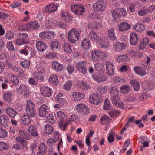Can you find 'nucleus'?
Wrapping results in <instances>:
<instances>
[{"label": "nucleus", "mask_w": 155, "mask_h": 155, "mask_svg": "<svg viewBox=\"0 0 155 155\" xmlns=\"http://www.w3.org/2000/svg\"><path fill=\"white\" fill-rule=\"evenodd\" d=\"M88 37L93 43L99 45L101 48H106L109 46V43L105 41L104 38L94 31H90L88 34Z\"/></svg>", "instance_id": "1"}, {"label": "nucleus", "mask_w": 155, "mask_h": 155, "mask_svg": "<svg viewBox=\"0 0 155 155\" xmlns=\"http://www.w3.org/2000/svg\"><path fill=\"white\" fill-rule=\"evenodd\" d=\"M80 34L78 31L75 28H72L70 30L68 34V39L71 43H74L79 39Z\"/></svg>", "instance_id": "2"}, {"label": "nucleus", "mask_w": 155, "mask_h": 155, "mask_svg": "<svg viewBox=\"0 0 155 155\" xmlns=\"http://www.w3.org/2000/svg\"><path fill=\"white\" fill-rule=\"evenodd\" d=\"M54 116L56 119H58L60 121V122L59 124V127L62 128L63 127V130H64L65 126L63 123V121L66 119L68 116L61 111H57L54 112Z\"/></svg>", "instance_id": "3"}, {"label": "nucleus", "mask_w": 155, "mask_h": 155, "mask_svg": "<svg viewBox=\"0 0 155 155\" xmlns=\"http://www.w3.org/2000/svg\"><path fill=\"white\" fill-rule=\"evenodd\" d=\"M71 10L76 15H82L85 12L84 6L81 4H73L71 6Z\"/></svg>", "instance_id": "4"}, {"label": "nucleus", "mask_w": 155, "mask_h": 155, "mask_svg": "<svg viewBox=\"0 0 155 155\" xmlns=\"http://www.w3.org/2000/svg\"><path fill=\"white\" fill-rule=\"evenodd\" d=\"M112 13L113 18L116 19L122 16L125 17L127 12L125 9L120 8L113 10Z\"/></svg>", "instance_id": "5"}, {"label": "nucleus", "mask_w": 155, "mask_h": 155, "mask_svg": "<svg viewBox=\"0 0 155 155\" xmlns=\"http://www.w3.org/2000/svg\"><path fill=\"white\" fill-rule=\"evenodd\" d=\"M35 107L34 104L30 100L27 101L25 107L26 112L28 115L33 117L35 114L34 108Z\"/></svg>", "instance_id": "6"}, {"label": "nucleus", "mask_w": 155, "mask_h": 155, "mask_svg": "<svg viewBox=\"0 0 155 155\" xmlns=\"http://www.w3.org/2000/svg\"><path fill=\"white\" fill-rule=\"evenodd\" d=\"M56 35L54 32L52 31L46 30L41 32L39 34V37L42 39H48L49 40L53 38Z\"/></svg>", "instance_id": "7"}, {"label": "nucleus", "mask_w": 155, "mask_h": 155, "mask_svg": "<svg viewBox=\"0 0 155 155\" xmlns=\"http://www.w3.org/2000/svg\"><path fill=\"white\" fill-rule=\"evenodd\" d=\"M93 9L96 11H103L106 8V5L104 1L100 0L96 2L92 5Z\"/></svg>", "instance_id": "8"}, {"label": "nucleus", "mask_w": 155, "mask_h": 155, "mask_svg": "<svg viewBox=\"0 0 155 155\" xmlns=\"http://www.w3.org/2000/svg\"><path fill=\"white\" fill-rule=\"evenodd\" d=\"M93 80L98 83L103 82L107 80V77L104 72L99 74H94L92 75Z\"/></svg>", "instance_id": "9"}, {"label": "nucleus", "mask_w": 155, "mask_h": 155, "mask_svg": "<svg viewBox=\"0 0 155 155\" xmlns=\"http://www.w3.org/2000/svg\"><path fill=\"white\" fill-rule=\"evenodd\" d=\"M119 91L115 87H112L110 90V97L112 101H115L119 99Z\"/></svg>", "instance_id": "10"}, {"label": "nucleus", "mask_w": 155, "mask_h": 155, "mask_svg": "<svg viewBox=\"0 0 155 155\" xmlns=\"http://www.w3.org/2000/svg\"><path fill=\"white\" fill-rule=\"evenodd\" d=\"M89 101L90 103L95 105H98L101 101V97L96 94H91L89 97Z\"/></svg>", "instance_id": "11"}, {"label": "nucleus", "mask_w": 155, "mask_h": 155, "mask_svg": "<svg viewBox=\"0 0 155 155\" xmlns=\"http://www.w3.org/2000/svg\"><path fill=\"white\" fill-rule=\"evenodd\" d=\"M49 108L46 104H42L39 107V114L41 117H45L48 113Z\"/></svg>", "instance_id": "12"}, {"label": "nucleus", "mask_w": 155, "mask_h": 155, "mask_svg": "<svg viewBox=\"0 0 155 155\" xmlns=\"http://www.w3.org/2000/svg\"><path fill=\"white\" fill-rule=\"evenodd\" d=\"M74 108L76 111L79 112H83L85 113V112H88V107L84 103H80L75 105Z\"/></svg>", "instance_id": "13"}, {"label": "nucleus", "mask_w": 155, "mask_h": 155, "mask_svg": "<svg viewBox=\"0 0 155 155\" xmlns=\"http://www.w3.org/2000/svg\"><path fill=\"white\" fill-rule=\"evenodd\" d=\"M87 62L85 61L80 62L76 64L77 70L83 74H85L87 72L86 65Z\"/></svg>", "instance_id": "14"}, {"label": "nucleus", "mask_w": 155, "mask_h": 155, "mask_svg": "<svg viewBox=\"0 0 155 155\" xmlns=\"http://www.w3.org/2000/svg\"><path fill=\"white\" fill-rule=\"evenodd\" d=\"M81 48L84 50H88L91 48V45L90 40L87 38L83 39L81 44Z\"/></svg>", "instance_id": "15"}, {"label": "nucleus", "mask_w": 155, "mask_h": 155, "mask_svg": "<svg viewBox=\"0 0 155 155\" xmlns=\"http://www.w3.org/2000/svg\"><path fill=\"white\" fill-rule=\"evenodd\" d=\"M133 69L135 72L138 75L143 77L147 74L145 70L141 67L136 66L133 67Z\"/></svg>", "instance_id": "16"}, {"label": "nucleus", "mask_w": 155, "mask_h": 155, "mask_svg": "<svg viewBox=\"0 0 155 155\" xmlns=\"http://www.w3.org/2000/svg\"><path fill=\"white\" fill-rule=\"evenodd\" d=\"M100 51L98 50H95L91 53V57L93 61L96 62L99 61L100 59Z\"/></svg>", "instance_id": "17"}, {"label": "nucleus", "mask_w": 155, "mask_h": 155, "mask_svg": "<svg viewBox=\"0 0 155 155\" xmlns=\"http://www.w3.org/2000/svg\"><path fill=\"white\" fill-rule=\"evenodd\" d=\"M126 47V45L124 43L117 42L114 44L113 48L114 51L119 52L125 49Z\"/></svg>", "instance_id": "18"}, {"label": "nucleus", "mask_w": 155, "mask_h": 155, "mask_svg": "<svg viewBox=\"0 0 155 155\" xmlns=\"http://www.w3.org/2000/svg\"><path fill=\"white\" fill-rule=\"evenodd\" d=\"M12 94L10 91H7L4 93L2 99L5 102L11 104L12 102Z\"/></svg>", "instance_id": "19"}, {"label": "nucleus", "mask_w": 155, "mask_h": 155, "mask_svg": "<svg viewBox=\"0 0 155 155\" xmlns=\"http://www.w3.org/2000/svg\"><path fill=\"white\" fill-rule=\"evenodd\" d=\"M106 66L107 71L110 76L113 75L114 73V64L110 62H107L106 63Z\"/></svg>", "instance_id": "20"}, {"label": "nucleus", "mask_w": 155, "mask_h": 155, "mask_svg": "<svg viewBox=\"0 0 155 155\" xmlns=\"http://www.w3.org/2000/svg\"><path fill=\"white\" fill-rule=\"evenodd\" d=\"M77 86L83 91L87 90L90 88V86L87 83L84 81H80L77 82Z\"/></svg>", "instance_id": "21"}, {"label": "nucleus", "mask_w": 155, "mask_h": 155, "mask_svg": "<svg viewBox=\"0 0 155 155\" xmlns=\"http://www.w3.org/2000/svg\"><path fill=\"white\" fill-rule=\"evenodd\" d=\"M41 91L43 95L46 97H49L52 94V90L48 87H42Z\"/></svg>", "instance_id": "22"}, {"label": "nucleus", "mask_w": 155, "mask_h": 155, "mask_svg": "<svg viewBox=\"0 0 155 155\" xmlns=\"http://www.w3.org/2000/svg\"><path fill=\"white\" fill-rule=\"evenodd\" d=\"M74 100L75 101H80L85 97V94L82 92H74L72 95Z\"/></svg>", "instance_id": "23"}, {"label": "nucleus", "mask_w": 155, "mask_h": 155, "mask_svg": "<svg viewBox=\"0 0 155 155\" xmlns=\"http://www.w3.org/2000/svg\"><path fill=\"white\" fill-rule=\"evenodd\" d=\"M130 41L131 45H136L138 43V40L137 34L135 32H132L130 34Z\"/></svg>", "instance_id": "24"}, {"label": "nucleus", "mask_w": 155, "mask_h": 155, "mask_svg": "<svg viewBox=\"0 0 155 155\" xmlns=\"http://www.w3.org/2000/svg\"><path fill=\"white\" fill-rule=\"evenodd\" d=\"M52 68L57 72L61 71L63 68V65L56 61L52 62Z\"/></svg>", "instance_id": "25"}, {"label": "nucleus", "mask_w": 155, "mask_h": 155, "mask_svg": "<svg viewBox=\"0 0 155 155\" xmlns=\"http://www.w3.org/2000/svg\"><path fill=\"white\" fill-rule=\"evenodd\" d=\"M62 18L65 22H71L73 20V17L68 13L63 12L61 13Z\"/></svg>", "instance_id": "26"}, {"label": "nucleus", "mask_w": 155, "mask_h": 155, "mask_svg": "<svg viewBox=\"0 0 155 155\" xmlns=\"http://www.w3.org/2000/svg\"><path fill=\"white\" fill-rule=\"evenodd\" d=\"M55 25V20L52 18H48L46 19L45 26L48 28H54Z\"/></svg>", "instance_id": "27"}, {"label": "nucleus", "mask_w": 155, "mask_h": 155, "mask_svg": "<svg viewBox=\"0 0 155 155\" xmlns=\"http://www.w3.org/2000/svg\"><path fill=\"white\" fill-rule=\"evenodd\" d=\"M58 8L57 5L52 3L46 6L45 10L47 12H52L56 11Z\"/></svg>", "instance_id": "28"}, {"label": "nucleus", "mask_w": 155, "mask_h": 155, "mask_svg": "<svg viewBox=\"0 0 155 155\" xmlns=\"http://www.w3.org/2000/svg\"><path fill=\"white\" fill-rule=\"evenodd\" d=\"M36 47L38 51L43 52L46 49L47 46L43 41H40L36 42Z\"/></svg>", "instance_id": "29"}, {"label": "nucleus", "mask_w": 155, "mask_h": 155, "mask_svg": "<svg viewBox=\"0 0 155 155\" xmlns=\"http://www.w3.org/2000/svg\"><path fill=\"white\" fill-rule=\"evenodd\" d=\"M130 25L129 24L125 22L120 24L118 26L119 30L121 31L128 30L130 28Z\"/></svg>", "instance_id": "30"}, {"label": "nucleus", "mask_w": 155, "mask_h": 155, "mask_svg": "<svg viewBox=\"0 0 155 155\" xmlns=\"http://www.w3.org/2000/svg\"><path fill=\"white\" fill-rule=\"evenodd\" d=\"M28 30L38 29L40 27L39 23L37 21L30 22L28 23Z\"/></svg>", "instance_id": "31"}, {"label": "nucleus", "mask_w": 155, "mask_h": 155, "mask_svg": "<svg viewBox=\"0 0 155 155\" xmlns=\"http://www.w3.org/2000/svg\"><path fill=\"white\" fill-rule=\"evenodd\" d=\"M129 58L126 55H120L116 58V61L117 63H120L123 62L128 61H129Z\"/></svg>", "instance_id": "32"}, {"label": "nucleus", "mask_w": 155, "mask_h": 155, "mask_svg": "<svg viewBox=\"0 0 155 155\" xmlns=\"http://www.w3.org/2000/svg\"><path fill=\"white\" fill-rule=\"evenodd\" d=\"M130 84L132 85L135 91H138L140 88V85L139 82L136 80H132L130 81Z\"/></svg>", "instance_id": "33"}, {"label": "nucleus", "mask_w": 155, "mask_h": 155, "mask_svg": "<svg viewBox=\"0 0 155 155\" xmlns=\"http://www.w3.org/2000/svg\"><path fill=\"white\" fill-rule=\"evenodd\" d=\"M55 134H56V136L54 137V139L52 138H50L47 141V143L49 146H51L53 143H54L58 139L59 137V132H56Z\"/></svg>", "instance_id": "34"}, {"label": "nucleus", "mask_w": 155, "mask_h": 155, "mask_svg": "<svg viewBox=\"0 0 155 155\" xmlns=\"http://www.w3.org/2000/svg\"><path fill=\"white\" fill-rule=\"evenodd\" d=\"M107 35L108 37L110 39L112 40L116 39L115 31L113 28H110L108 30Z\"/></svg>", "instance_id": "35"}, {"label": "nucleus", "mask_w": 155, "mask_h": 155, "mask_svg": "<svg viewBox=\"0 0 155 155\" xmlns=\"http://www.w3.org/2000/svg\"><path fill=\"white\" fill-rule=\"evenodd\" d=\"M62 96L63 94L62 93H59L56 96L55 99L58 103L64 105L66 102V100L64 98H61V97Z\"/></svg>", "instance_id": "36"}, {"label": "nucleus", "mask_w": 155, "mask_h": 155, "mask_svg": "<svg viewBox=\"0 0 155 155\" xmlns=\"http://www.w3.org/2000/svg\"><path fill=\"white\" fill-rule=\"evenodd\" d=\"M9 120V119L7 116L4 115L0 116V124L2 125L7 124Z\"/></svg>", "instance_id": "37"}, {"label": "nucleus", "mask_w": 155, "mask_h": 155, "mask_svg": "<svg viewBox=\"0 0 155 155\" xmlns=\"http://www.w3.org/2000/svg\"><path fill=\"white\" fill-rule=\"evenodd\" d=\"M49 81L55 85H57L58 84V80L57 76L55 74H51L49 78Z\"/></svg>", "instance_id": "38"}, {"label": "nucleus", "mask_w": 155, "mask_h": 155, "mask_svg": "<svg viewBox=\"0 0 155 155\" xmlns=\"http://www.w3.org/2000/svg\"><path fill=\"white\" fill-rule=\"evenodd\" d=\"M6 111L8 114L11 117L14 118L17 114L16 111L10 107L6 108Z\"/></svg>", "instance_id": "39"}, {"label": "nucleus", "mask_w": 155, "mask_h": 155, "mask_svg": "<svg viewBox=\"0 0 155 155\" xmlns=\"http://www.w3.org/2000/svg\"><path fill=\"white\" fill-rule=\"evenodd\" d=\"M134 28L136 31L140 32L144 30L146 27L144 25L142 24L137 23L135 24Z\"/></svg>", "instance_id": "40"}, {"label": "nucleus", "mask_w": 155, "mask_h": 155, "mask_svg": "<svg viewBox=\"0 0 155 155\" xmlns=\"http://www.w3.org/2000/svg\"><path fill=\"white\" fill-rule=\"evenodd\" d=\"M121 93L125 94L130 91V87L127 85H122L120 88Z\"/></svg>", "instance_id": "41"}, {"label": "nucleus", "mask_w": 155, "mask_h": 155, "mask_svg": "<svg viewBox=\"0 0 155 155\" xmlns=\"http://www.w3.org/2000/svg\"><path fill=\"white\" fill-rule=\"evenodd\" d=\"M28 130L29 132L33 136H37L38 135V133L37 132L36 128L34 126H30L28 128Z\"/></svg>", "instance_id": "42"}, {"label": "nucleus", "mask_w": 155, "mask_h": 155, "mask_svg": "<svg viewBox=\"0 0 155 155\" xmlns=\"http://www.w3.org/2000/svg\"><path fill=\"white\" fill-rule=\"evenodd\" d=\"M21 119L23 124L26 125H28L31 122L29 116L28 115H24Z\"/></svg>", "instance_id": "43"}, {"label": "nucleus", "mask_w": 155, "mask_h": 155, "mask_svg": "<svg viewBox=\"0 0 155 155\" xmlns=\"http://www.w3.org/2000/svg\"><path fill=\"white\" fill-rule=\"evenodd\" d=\"M138 14L140 16H144L147 15L148 13L147 8L143 7L138 10Z\"/></svg>", "instance_id": "44"}, {"label": "nucleus", "mask_w": 155, "mask_h": 155, "mask_svg": "<svg viewBox=\"0 0 155 155\" xmlns=\"http://www.w3.org/2000/svg\"><path fill=\"white\" fill-rule=\"evenodd\" d=\"M103 109L104 110H111L110 102L109 99H106L104 104Z\"/></svg>", "instance_id": "45"}, {"label": "nucleus", "mask_w": 155, "mask_h": 155, "mask_svg": "<svg viewBox=\"0 0 155 155\" xmlns=\"http://www.w3.org/2000/svg\"><path fill=\"white\" fill-rule=\"evenodd\" d=\"M94 67L95 69L97 71H102L103 72L104 67L103 65L99 63H96L94 64Z\"/></svg>", "instance_id": "46"}, {"label": "nucleus", "mask_w": 155, "mask_h": 155, "mask_svg": "<svg viewBox=\"0 0 155 155\" xmlns=\"http://www.w3.org/2000/svg\"><path fill=\"white\" fill-rule=\"evenodd\" d=\"M109 121V117L107 115L103 116L100 120V124L101 125H104L108 123Z\"/></svg>", "instance_id": "47"}, {"label": "nucleus", "mask_w": 155, "mask_h": 155, "mask_svg": "<svg viewBox=\"0 0 155 155\" xmlns=\"http://www.w3.org/2000/svg\"><path fill=\"white\" fill-rule=\"evenodd\" d=\"M45 132L46 134H50L53 133L54 129L52 126L47 125L45 126Z\"/></svg>", "instance_id": "48"}, {"label": "nucleus", "mask_w": 155, "mask_h": 155, "mask_svg": "<svg viewBox=\"0 0 155 155\" xmlns=\"http://www.w3.org/2000/svg\"><path fill=\"white\" fill-rule=\"evenodd\" d=\"M113 80L115 83L117 84L123 83L125 81V79L123 77H114L113 78Z\"/></svg>", "instance_id": "49"}, {"label": "nucleus", "mask_w": 155, "mask_h": 155, "mask_svg": "<svg viewBox=\"0 0 155 155\" xmlns=\"http://www.w3.org/2000/svg\"><path fill=\"white\" fill-rule=\"evenodd\" d=\"M63 49L64 51L66 53H69L72 51L71 46L67 43H64L63 46Z\"/></svg>", "instance_id": "50"}, {"label": "nucleus", "mask_w": 155, "mask_h": 155, "mask_svg": "<svg viewBox=\"0 0 155 155\" xmlns=\"http://www.w3.org/2000/svg\"><path fill=\"white\" fill-rule=\"evenodd\" d=\"M149 42V40L147 38H144L143 41L139 45V49L140 50H142L145 47L146 45H147Z\"/></svg>", "instance_id": "51"}, {"label": "nucleus", "mask_w": 155, "mask_h": 155, "mask_svg": "<svg viewBox=\"0 0 155 155\" xmlns=\"http://www.w3.org/2000/svg\"><path fill=\"white\" fill-rule=\"evenodd\" d=\"M72 85V81H68L64 84L63 88L65 90L68 91L71 88Z\"/></svg>", "instance_id": "52"}, {"label": "nucleus", "mask_w": 155, "mask_h": 155, "mask_svg": "<svg viewBox=\"0 0 155 155\" xmlns=\"http://www.w3.org/2000/svg\"><path fill=\"white\" fill-rule=\"evenodd\" d=\"M25 87V85L23 84H20L19 86H17L15 89L16 92L19 94L21 95L22 94V90L24 89L26 90Z\"/></svg>", "instance_id": "53"}, {"label": "nucleus", "mask_w": 155, "mask_h": 155, "mask_svg": "<svg viewBox=\"0 0 155 155\" xmlns=\"http://www.w3.org/2000/svg\"><path fill=\"white\" fill-rule=\"evenodd\" d=\"M120 112L116 110H113L109 113L110 116L112 117H117L120 114Z\"/></svg>", "instance_id": "54"}, {"label": "nucleus", "mask_w": 155, "mask_h": 155, "mask_svg": "<svg viewBox=\"0 0 155 155\" xmlns=\"http://www.w3.org/2000/svg\"><path fill=\"white\" fill-rule=\"evenodd\" d=\"M28 23L27 24H21L19 26L18 29L23 31H28Z\"/></svg>", "instance_id": "55"}, {"label": "nucleus", "mask_w": 155, "mask_h": 155, "mask_svg": "<svg viewBox=\"0 0 155 155\" xmlns=\"http://www.w3.org/2000/svg\"><path fill=\"white\" fill-rule=\"evenodd\" d=\"M60 46V44L57 41H54L52 42L51 45V48L53 50H54L58 48Z\"/></svg>", "instance_id": "56"}, {"label": "nucleus", "mask_w": 155, "mask_h": 155, "mask_svg": "<svg viewBox=\"0 0 155 155\" xmlns=\"http://www.w3.org/2000/svg\"><path fill=\"white\" fill-rule=\"evenodd\" d=\"M20 64L24 68H28L30 66V61L27 60H25L21 61Z\"/></svg>", "instance_id": "57"}, {"label": "nucleus", "mask_w": 155, "mask_h": 155, "mask_svg": "<svg viewBox=\"0 0 155 155\" xmlns=\"http://www.w3.org/2000/svg\"><path fill=\"white\" fill-rule=\"evenodd\" d=\"M8 148V144L5 142H0V152L6 150Z\"/></svg>", "instance_id": "58"}, {"label": "nucleus", "mask_w": 155, "mask_h": 155, "mask_svg": "<svg viewBox=\"0 0 155 155\" xmlns=\"http://www.w3.org/2000/svg\"><path fill=\"white\" fill-rule=\"evenodd\" d=\"M107 88V87L106 86L104 87L102 86H100L97 89V91L99 92L100 93L104 94L106 92Z\"/></svg>", "instance_id": "59"}, {"label": "nucleus", "mask_w": 155, "mask_h": 155, "mask_svg": "<svg viewBox=\"0 0 155 155\" xmlns=\"http://www.w3.org/2000/svg\"><path fill=\"white\" fill-rule=\"evenodd\" d=\"M10 83L8 79H5L4 81L1 83V86L3 89H6L7 88L8 86L7 84H9Z\"/></svg>", "instance_id": "60"}, {"label": "nucleus", "mask_w": 155, "mask_h": 155, "mask_svg": "<svg viewBox=\"0 0 155 155\" xmlns=\"http://www.w3.org/2000/svg\"><path fill=\"white\" fill-rule=\"evenodd\" d=\"M117 108L123 109L124 108V105L121 101H113Z\"/></svg>", "instance_id": "61"}, {"label": "nucleus", "mask_w": 155, "mask_h": 155, "mask_svg": "<svg viewBox=\"0 0 155 155\" xmlns=\"http://www.w3.org/2000/svg\"><path fill=\"white\" fill-rule=\"evenodd\" d=\"M7 132L2 128H0V138L5 137L7 135Z\"/></svg>", "instance_id": "62"}, {"label": "nucleus", "mask_w": 155, "mask_h": 155, "mask_svg": "<svg viewBox=\"0 0 155 155\" xmlns=\"http://www.w3.org/2000/svg\"><path fill=\"white\" fill-rule=\"evenodd\" d=\"M40 151L42 152H45L46 151V148L45 145L43 143L40 144L39 147Z\"/></svg>", "instance_id": "63"}, {"label": "nucleus", "mask_w": 155, "mask_h": 155, "mask_svg": "<svg viewBox=\"0 0 155 155\" xmlns=\"http://www.w3.org/2000/svg\"><path fill=\"white\" fill-rule=\"evenodd\" d=\"M11 81L13 82L14 84L16 85L19 83V79L17 76L12 75L11 77Z\"/></svg>", "instance_id": "64"}]
</instances>
